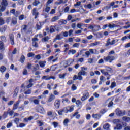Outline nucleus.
Segmentation results:
<instances>
[{
  "label": "nucleus",
  "instance_id": "nucleus-58",
  "mask_svg": "<svg viewBox=\"0 0 130 130\" xmlns=\"http://www.w3.org/2000/svg\"><path fill=\"white\" fill-rule=\"evenodd\" d=\"M60 79H64L66 77V74H62L59 75Z\"/></svg>",
  "mask_w": 130,
  "mask_h": 130
},
{
  "label": "nucleus",
  "instance_id": "nucleus-62",
  "mask_svg": "<svg viewBox=\"0 0 130 130\" xmlns=\"http://www.w3.org/2000/svg\"><path fill=\"white\" fill-rule=\"evenodd\" d=\"M14 16H15V17H19V16H20V11H16L14 13Z\"/></svg>",
  "mask_w": 130,
  "mask_h": 130
},
{
  "label": "nucleus",
  "instance_id": "nucleus-7",
  "mask_svg": "<svg viewBox=\"0 0 130 130\" xmlns=\"http://www.w3.org/2000/svg\"><path fill=\"white\" fill-rule=\"evenodd\" d=\"M36 96H33L30 98L29 101L30 102H33L36 105H39V100L36 99Z\"/></svg>",
  "mask_w": 130,
  "mask_h": 130
},
{
  "label": "nucleus",
  "instance_id": "nucleus-33",
  "mask_svg": "<svg viewBox=\"0 0 130 130\" xmlns=\"http://www.w3.org/2000/svg\"><path fill=\"white\" fill-rule=\"evenodd\" d=\"M40 4V2L38 0H35L34 2L32 3L33 6H35V7H37V6H38Z\"/></svg>",
  "mask_w": 130,
  "mask_h": 130
},
{
  "label": "nucleus",
  "instance_id": "nucleus-11",
  "mask_svg": "<svg viewBox=\"0 0 130 130\" xmlns=\"http://www.w3.org/2000/svg\"><path fill=\"white\" fill-rule=\"evenodd\" d=\"M32 15L35 16V19H37L39 13L37 12V9L36 8H34L32 10Z\"/></svg>",
  "mask_w": 130,
  "mask_h": 130
},
{
  "label": "nucleus",
  "instance_id": "nucleus-26",
  "mask_svg": "<svg viewBox=\"0 0 130 130\" xmlns=\"http://www.w3.org/2000/svg\"><path fill=\"white\" fill-rule=\"evenodd\" d=\"M122 120L126 122H129L130 121V117L124 116L122 117Z\"/></svg>",
  "mask_w": 130,
  "mask_h": 130
},
{
  "label": "nucleus",
  "instance_id": "nucleus-55",
  "mask_svg": "<svg viewBox=\"0 0 130 130\" xmlns=\"http://www.w3.org/2000/svg\"><path fill=\"white\" fill-rule=\"evenodd\" d=\"M14 101H10L8 102L7 105H8L9 106H11V105H13V104H14Z\"/></svg>",
  "mask_w": 130,
  "mask_h": 130
},
{
  "label": "nucleus",
  "instance_id": "nucleus-42",
  "mask_svg": "<svg viewBox=\"0 0 130 130\" xmlns=\"http://www.w3.org/2000/svg\"><path fill=\"white\" fill-rule=\"evenodd\" d=\"M115 87H116V83H115V82H112L110 86L111 89H113Z\"/></svg>",
  "mask_w": 130,
  "mask_h": 130
},
{
  "label": "nucleus",
  "instance_id": "nucleus-59",
  "mask_svg": "<svg viewBox=\"0 0 130 130\" xmlns=\"http://www.w3.org/2000/svg\"><path fill=\"white\" fill-rule=\"evenodd\" d=\"M88 63L91 64V63H93V62H94V59L93 58H89L88 59Z\"/></svg>",
  "mask_w": 130,
  "mask_h": 130
},
{
  "label": "nucleus",
  "instance_id": "nucleus-32",
  "mask_svg": "<svg viewBox=\"0 0 130 130\" xmlns=\"http://www.w3.org/2000/svg\"><path fill=\"white\" fill-rule=\"evenodd\" d=\"M54 32H55V26H51L50 28V32L54 33Z\"/></svg>",
  "mask_w": 130,
  "mask_h": 130
},
{
  "label": "nucleus",
  "instance_id": "nucleus-51",
  "mask_svg": "<svg viewBox=\"0 0 130 130\" xmlns=\"http://www.w3.org/2000/svg\"><path fill=\"white\" fill-rule=\"evenodd\" d=\"M52 124L54 125V127L55 128H56L57 127V126H58V123H57L56 122H53L52 123Z\"/></svg>",
  "mask_w": 130,
  "mask_h": 130
},
{
  "label": "nucleus",
  "instance_id": "nucleus-41",
  "mask_svg": "<svg viewBox=\"0 0 130 130\" xmlns=\"http://www.w3.org/2000/svg\"><path fill=\"white\" fill-rule=\"evenodd\" d=\"M12 23L13 25H17V18L15 17L12 18Z\"/></svg>",
  "mask_w": 130,
  "mask_h": 130
},
{
  "label": "nucleus",
  "instance_id": "nucleus-25",
  "mask_svg": "<svg viewBox=\"0 0 130 130\" xmlns=\"http://www.w3.org/2000/svg\"><path fill=\"white\" fill-rule=\"evenodd\" d=\"M76 53H77V51H76V50H74V49H72V50H70L69 52H68V54L70 55L71 54H76Z\"/></svg>",
  "mask_w": 130,
  "mask_h": 130
},
{
  "label": "nucleus",
  "instance_id": "nucleus-18",
  "mask_svg": "<svg viewBox=\"0 0 130 130\" xmlns=\"http://www.w3.org/2000/svg\"><path fill=\"white\" fill-rule=\"evenodd\" d=\"M1 6H3L4 7H7L8 5H9V3H8V0H2L1 2Z\"/></svg>",
  "mask_w": 130,
  "mask_h": 130
},
{
  "label": "nucleus",
  "instance_id": "nucleus-28",
  "mask_svg": "<svg viewBox=\"0 0 130 130\" xmlns=\"http://www.w3.org/2000/svg\"><path fill=\"white\" fill-rule=\"evenodd\" d=\"M53 86H54V84H53V83H52L47 84V87L48 90H52V87H53Z\"/></svg>",
  "mask_w": 130,
  "mask_h": 130
},
{
  "label": "nucleus",
  "instance_id": "nucleus-44",
  "mask_svg": "<svg viewBox=\"0 0 130 130\" xmlns=\"http://www.w3.org/2000/svg\"><path fill=\"white\" fill-rule=\"evenodd\" d=\"M6 30H7V25H4L2 28V33H5V32H6Z\"/></svg>",
  "mask_w": 130,
  "mask_h": 130
},
{
  "label": "nucleus",
  "instance_id": "nucleus-12",
  "mask_svg": "<svg viewBox=\"0 0 130 130\" xmlns=\"http://www.w3.org/2000/svg\"><path fill=\"white\" fill-rule=\"evenodd\" d=\"M93 6L91 4H88L87 5H84V8H87V9H93V8H95V2L93 4Z\"/></svg>",
  "mask_w": 130,
  "mask_h": 130
},
{
  "label": "nucleus",
  "instance_id": "nucleus-19",
  "mask_svg": "<svg viewBox=\"0 0 130 130\" xmlns=\"http://www.w3.org/2000/svg\"><path fill=\"white\" fill-rule=\"evenodd\" d=\"M114 129L115 130H119L122 129V125L120 124H117L116 126L114 127Z\"/></svg>",
  "mask_w": 130,
  "mask_h": 130
},
{
  "label": "nucleus",
  "instance_id": "nucleus-21",
  "mask_svg": "<svg viewBox=\"0 0 130 130\" xmlns=\"http://www.w3.org/2000/svg\"><path fill=\"white\" fill-rule=\"evenodd\" d=\"M92 117L95 119H99V118L101 117V115H100V114H93Z\"/></svg>",
  "mask_w": 130,
  "mask_h": 130
},
{
  "label": "nucleus",
  "instance_id": "nucleus-56",
  "mask_svg": "<svg viewBox=\"0 0 130 130\" xmlns=\"http://www.w3.org/2000/svg\"><path fill=\"white\" fill-rule=\"evenodd\" d=\"M100 80L101 82H105V78L103 76H100Z\"/></svg>",
  "mask_w": 130,
  "mask_h": 130
},
{
  "label": "nucleus",
  "instance_id": "nucleus-3",
  "mask_svg": "<svg viewBox=\"0 0 130 130\" xmlns=\"http://www.w3.org/2000/svg\"><path fill=\"white\" fill-rule=\"evenodd\" d=\"M82 76H87V72L84 70H81L78 74V80L82 81V80H83V77H82Z\"/></svg>",
  "mask_w": 130,
  "mask_h": 130
},
{
  "label": "nucleus",
  "instance_id": "nucleus-36",
  "mask_svg": "<svg viewBox=\"0 0 130 130\" xmlns=\"http://www.w3.org/2000/svg\"><path fill=\"white\" fill-rule=\"evenodd\" d=\"M36 28L37 30L41 29V22H40L36 24Z\"/></svg>",
  "mask_w": 130,
  "mask_h": 130
},
{
  "label": "nucleus",
  "instance_id": "nucleus-22",
  "mask_svg": "<svg viewBox=\"0 0 130 130\" xmlns=\"http://www.w3.org/2000/svg\"><path fill=\"white\" fill-rule=\"evenodd\" d=\"M73 117H76V118H77V119H79V118H80V117H81V115H80L79 114V112H75L73 115Z\"/></svg>",
  "mask_w": 130,
  "mask_h": 130
},
{
  "label": "nucleus",
  "instance_id": "nucleus-37",
  "mask_svg": "<svg viewBox=\"0 0 130 130\" xmlns=\"http://www.w3.org/2000/svg\"><path fill=\"white\" fill-rule=\"evenodd\" d=\"M43 80H45L46 81H49L50 80V78H49V76L48 75L47 76H43L42 78Z\"/></svg>",
  "mask_w": 130,
  "mask_h": 130
},
{
  "label": "nucleus",
  "instance_id": "nucleus-14",
  "mask_svg": "<svg viewBox=\"0 0 130 130\" xmlns=\"http://www.w3.org/2000/svg\"><path fill=\"white\" fill-rule=\"evenodd\" d=\"M60 105V101L59 100H56L54 102V106L56 108H59V106Z\"/></svg>",
  "mask_w": 130,
  "mask_h": 130
},
{
  "label": "nucleus",
  "instance_id": "nucleus-34",
  "mask_svg": "<svg viewBox=\"0 0 130 130\" xmlns=\"http://www.w3.org/2000/svg\"><path fill=\"white\" fill-rule=\"evenodd\" d=\"M46 63V61H41L39 62V64L41 68H44L45 67V64Z\"/></svg>",
  "mask_w": 130,
  "mask_h": 130
},
{
  "label": "nucleus",
  "instance_id": "nucleus-1",
  "mask_svg": "<svg viewBox=\"0 0 130 130\" xmlns=\"http://www.w3.org/2000/svg\"><path fill=\"white\" fill-rule=\"evenodd\" d=\"M99 52L96 49H90L89 51L85 52V55L86 57L88 58L90 56V54H98Z\"/></svg>",
  "mask_w": 130,
  "mask_h": 130
},
{
  "label": "nucleus",
  "instance_id": "nucleus-52",
  "mask_svg": "<svg viewBox=\"0 0 130 130\" xmlns=\"http://www.w3.org/2000/svg\"><path fill=\"white\" fill-rule=\"evenodd\" d=\"M48 40H49V37H48V36L44 37L42 41H44V42H46V41H48Z\"/></svg>",
  "mask_w": 130,
  "mask_h": 130
},
{
  "label": "nucleus",
  "instance_id": "nucleus-30",
  "mask_svg": "<svg viewBox=\"0 0 130 130\" xmlns=\"http://www.w3.org/2000/svg\"><path fill=\"white\" fill-rule=\"evenodd\" d=\"M70 122V120L69 119L66 118L64 120L63 123L65 126H68V124Z\"/></svg>",
  "mask_w": 130,
  "mask_h": 130
},
{
  "label": "nucleus",
  "instance_id": "nucleus-9",
  "mask_svg": "<svg viewBox=\"0 0 130 130\" xmlns=\"http://www.w3.org/2000/svg\"><path fill=\"white\" fill-rule=\"evenodd\" d=\"M111 39H108L107 43L105 44V46H109V45H113L116 43V41L115 40H113L111 42H110Z\"/></svg>",
  "mask_w": 130,
  "mask_h": 130
},
{
  "label": "nucleus",
  "instance_id": "nucleus-35",
  "mask_svg": "<svg viewBox=\"0 0 130 130\" xmlns=\"http://www.w3.org/2000/svg\"><path fill=\"white\" fill-rule=\"evenodd\" d=\"M103 128L104 129H106V130L109 129V124L106 123L104 124Z\"/></svg>",
  "mask_w": 130,
  "mask_h": 130
},
{
  "label": "nucleus",
  "instance_id": "nucleus-64",
  "mask_svg": "<svg viewBox=\"0 0 130 130\" xmlns=\"http://www.w3.org/2000/svg\"><path fill=\"white\" fill-rule=\"evenodd\" d=\"M76 104H77V105H82V103L81 102V101L77 100L76 101Z\"/></svg>",
  "mask_w": 130,
  "mask_h": 130
},
{
  "label": "nucleus",
  "instance_id": "nucleus-39",
  "mask_svg": "<svg viewBox=\"0 0 130 130\" xmlns=\"http://www.w3.org/2000/svg\"><path fill=\"white\" fill-rule=\"evenodd\" d=\"M6 67L5 66H2L0 68V72L1 73H4V72H6Z\"/></svg>",
  "mask_w": 130,
  "mask_h": 130
},
{
  "label": "nucleus",
  "instance_id": "nucleus-57",
  "mask_svg": "<svg viewBox=\"0 0 130 130\" xmlns=\"http://www.w3.org/2000/svg\"><path fill=\"white\" fill-rule=\"evenodd\" d=\"M35 55V54H34V53H32V52H30V53H29L28 54H27V56L28 57H32L33 56H34Z\"/></svg>",
  "mask_w": 130,
  "mask_h": 130
},
{
  "label": "nucleus",
  "instance_id": "nucleus-20",
  "mask_svg": "<svg viewBox=\"0 0 130 130\" xmlns=\"http://www.w3.org/2000/svg\"><path fill=\"white\" fill-rule=\"evenodd\" d=\"M54 99H55V96L53 94H51L48 100V102H51L52 101H53Z\"/></svg>",
  "mask_w": 130,
  "mask_h": 130
},
{
  "label": "nucleus",
  "instance_id": "nucleus-13",
  "mask_svg": "<svg viewBox=\"0 0 130 130\" xmlns=\"http://www.w3.org/2000/svg\"><path fill=\"white\" fill-rule=\"evenodd\" d=\"M20 102H21V101L18 100L16 102L15 104L13 105V110H16V109H18V107H19V104H20Z\"/></svg>",
  "mask_w": 130,
  "mask_h": 130
},
{
  "label": "nucleus",
  "instance_id": "nucleus-2",
  "mask_svg": "<svg viewBox=\"0 0 130 130\" xmlns=\"http://www.w3.org/2000/svg\"><path fill=\"white\" fill-rule=\"evenodd\" d=\"M115 59V57L112 55H108L107 56L104 57V60L106 61V62H109L111 63L113 60Z\"/></svg>",
  "mask_w": 130,
  "mask_h": 130
},
{
  "label": "nucleus",
  "instance_id": "nucleus-50",
  "mask_svg": "<svg viewBox=\"0 0 130 130\" xmlns=\"http://www.w3.org/2000/svg\"><path fill=\"white\" fill-rule=\"evenodd\" d=\"M25 18V15H21L19 17V20H20V21H22L23 20H24V19Z\"/></svg>",
  "mask_w": 130,
  "mask_h": 130
},
{
  "label": "nucleus",
  "instance_id": "nucleus-38",
  "mask_svg": "<svg viewBox=\"0 0 130 130\" xmlns=\"http://www.w3.org/2000/svg\"><path fill=\"white\" fill-rule=\"evenodd\" d=\"M58 19H59V17L58 16H55V17H53L51 21V22H55V21H57V20H58Z\"/></svg>",
  "mask_w": 130,
  "mask_h": 130
},
{
  "label": "nucleus",
  "instance_id": "nucleus-27",
  "mask_svg": "<svg viewBox=\"0 0 130 130\" xmlns=\"http://www.w3.org/2000/svg\"><path fill=\"white\" fill-rule=\"evenodd\" d=\"M82 26H85V24L82 23H79L77 25V27L78 29H80V30H83V28H82Z\"/></svg>",
  "mask_w": 130,
  "mask_h": 130
},
{
  "label": "nucleus",
  "instance_id": "nucleus-54",
  "mask_svg": "<svg viewBox=\"0 0 130 130\" xmlns=\"http://www.w3.org/2000/svg\"><path fill=\"white\" fill-rule=\"evenodd\" d=\"M112 106H113V102L111 101L108 105V107H112Z\"/></svg>",
  "mask_w": 130,
  "mask_h": 130
},
{
  "label": "nucleus",
  "instance_id": "nucleus-31",
  "mask_svg": "<svg viewBox=\"0 0 130 130\" xmlns=\"http://www.w3.org/2000/svg\"><path fill=\"white\" fill-rule=\"evenodd\" d=\"M24 121H25V122H28V121H31V120H32V119H33V116H30L28 118H24Z\"/></svg>",
  "mask_w": 130,
  "mask_h": 130
},
{
  "label": "nucleus",
  "instance_id": "nucleus-6",
  "mask_svg": "<svg viewBox=\"0 0 130 130\" xmlns=\"http://www.w3.org/2000/svg\"><path fill=\"white\" fill-rule=\"evenodd\" d=\"M63 110V112L64 113H68V112H72L74 111V107H67L62 109Z\"/></svg>",
  "mask_w": 130,
  "mask_h": 130
},
{
  "label": "nucleus",
  "instance_id": "nucleus-49",
  "mask_svg": "<svg viewBox=\"0 0 130 130\" xmlns=\"http://www.w3.org/2000/svg\"><path fill=\"white\" fill-rule=\"evenodd\" d=\"M5 24V20L2 17H0V25H4Z\"/></svg>",
  "mask_w": 130,
  "mask_h": 130
},
{
  "label": "nucleus",
  "instance_id": "nucleus-10",
  "mask_svg": "<svg viewBox=\"0 0 130 130\" xmlns=\"http://www.w3.org/2000/svg\"><path fill=\"white\" fill-rule=\"evenodd\" d=\"M9 40L10 41L11 44H12V45H14V44H15V40L14 39V34H10L9 35Z\"/></svg>",
  "mask_w": 130,
  "mask_h": 130
},
{
  "label": "nucleus",
  "instance_id": "nucleus-15",
  "mask_svg": "<svg viewBox=\"0 0 130 130\" xmlns=\"http://www.w3.org/2000/svg\"><path fill=\"white\" fill-rule=\"evenodd\" d=\"M28 28V26L27 25H23L21 26V33H24V32H26L27 31V29Z\"/></svg>",
  "mask_w": 130,
  "mask_h": 130
},
{
  "label": "nucleus",
  "instance_id": "nucleus-63",
  "mask_svg": "<svg viewBox=\"0 0 130 130\" xmlns=\"http://www.w3.org/2000/svg\"><path fill=\"white\" fill-rule=\"evenodd\" d=\"M0 38L2 41H6V37L5 36H1Z\"/></svg>",
  "mask_w": 130,
  "mask_h": 130
},
{
  "label": "nucleus",
  "instance_id": "nucleus-16",
  "mask_svg": "<svg viewBox=\"0 0 130 130\" xmlns=\"http://www.w3.org/2000/svg\"><path fill=\"white\" fill-rule=\"evenodd\" d=\"M33 82V79H30L29 80V84L26 86V88H27V89H29V88H32V87H33V83H32Z\"/></svg>",
  "mask_w": 130,
  "mask_h": 130
},
{
  "label": "nucleus",
  "instance_id": "nucleus-23",
  "mask_svg": "<svg viewBox=\"0 0 130 130\" xmlns=\"http://www.w3.org/2000/svg\"><path fill=\"white\" fill-rule=\"evenodd\" d=\"M59 2H55V5H57L58 6L59 5H61V4H66L68 1H66V2H63V0H58Z\"/></svg>",
  "mask_w": 130,
  "mask_h": 130
},
{
  "label": "nucleus",
  "instance_id": "nucleus-5",
  "mask_svg": "<svg viewBox=\"0 0 130 130\" xmlns=\"http://www.w3.org/2000/svg\"><path fill=\"white\" fill-rule=\"evenodd\" d=\"M90 97V94L89 93V92L85 91L83 94L82 96L81 97V101H85V100H87L88 98Z\"/></svg>",
  "mask_w": 130,
  "mask_h": 130
},
{
  "label": "nucleus",
  "instance_id": "nucleus-60",
  "mask_svg": "<svg viewBox=\"0 0 130 130\" xmlns=\"http://www.w3.org/2000/svg\"><path fill=\"white\" fill-rule=\"evenodd\" d=\"M71 89L72 90V91H76V90H77V86H76V85H75V84H73Z\"/></svg>",
  "mask_w": 130,
  "mask_h": 130
},
{
  "label": "nucleus",
  "instance_id": "nucleus-45",
  "mask_svg": "<svg viewBox=\"0 0 130 130\" xmlns=\"http://www.w3.org/2000/svg\"><path fill=\"white\" fill-rule=\"evenodd\" d=\"M74 32V30L73 29H70L68 31V35L69 36H74V34H73Z\"/></svg>",
  "mask_w": 130,
  "mask_h": 130
},
{
  "label": "nucleus",
  "instance_id": "nucleus-17",
  "mask_svg": "<svg viewBox=\"0 0 130 130\" xmlns=\"http://www.w3.org/2000/svg\"><path fill=\"white\" fill-rule=\"evenodd\" d=\"M0 50L1 51H4L5 50V44L4 42L0 41Z\"/></svg>",
  "mask_w": 130,
  "mask_h": 130
},
{
  "label": "nucleus",
  "instance_id": "nucleus-61",
  "mask_svg": "<svg viewBox=\"0 0 130 130\" xmlns=\"http://www.w3.org/2000/svg\"><path fill=\"white\" fill-rule=\"evenodd\" d=\"M19 121H20V119L19 118H16L14 119V122L16 124H18Z\"/></svg>",
  "mask_w": 130,
  "mask_h": 130
},
{
  "label": "nucleus",
  "instance_id": "nucleus-40",
  "mask_svg": "<svg viewBox=\"0 0 130 130\" xmlns=\"http://www.w3.org/2000/svg\"><path fill=\"white\" fill-rule=\"evenodd\" d=\"M99 44H101L100 42H95L94 43H91L90 45H91V46H97V45H99Z\"/></svg>",
  "mask_w": 130,
  "mask_h": 130
},
{
  "label": "nucleus",
  "instance_id": "nucleus-8",
  "mask_svg": "<svg viewBox=\"0 0 130 130\" xmlns=\"http://www.w3.org/2000/svg\"><path fill=\"white\" fill-rule=\"evenodd\" d=\"M101 73H102L104 76L107 77V80H109L110 79L111 76L108 74V71H105V69H102L101 70Z\"/></svg>",
  "mask_w": 130,
  "mask_h": 130
},
{
  "label": "nucleus",
  "instance_id": "nucleus-53",
  "mask_svg": "<svg viewBox=\"0 0 130 130\" xmlns=\"http://www.w3.org/2000/svg\"><path fill=\"white\" fill-rule=\"evenodd\" d=\"M32 45L34 47H38V44L36 42H32Z\"/></svg>",
  "mask_w": 130,
  "mask_h": 130
},
{
  "label": "nucleus",
  "instance_id": "nucleus-48",
  "mask_svg": "<svg viewBox=\"0 0 130 130\" xmlns=\"http://www.w3.org/2000/svg\"><path fill=\"white\" fill-rule=\"evenodd\" d=\"M7 7L6 6H3V5H2L1 8H0V11L1 12H5V10H6V8Z\"/></svg>",
  "mask_w": 130,
  "mask_h": 130
},
{
  "label": "nucleus",
  "instance_id": "nucleus-29",
  "mask_svg": "<svg viewBox=\"0 0 130 130\" xmlns=\"http://www.w3.org/2000/svg\"><path fill=\"white\" fill-rule=\"evenodd\" d=\"M94 30H93V32H97V31H99L101 30V28L100 25H94Z\"/></svg>",
  "mask_w": 130,
  "mask_h": 130
},
{
  "label": "nucleus",
  "instance_id": "nucleus-43",
  "mask_svg": "<svg viewBox=\"0 0 130 130\" xmlns=\"http://www.w3.org/2000/svg\"><path fill=\"white\" fill-rule=\"evenodd\" d=\"M120 122V120L119 119H115L113 121V123L114 124H118Z\"/></svg>",
  "mask_w": 130,
  "mask_h": 130
},
{
  "label": "nucleus",
  "instance_id": "nucleus-47",
  "mask_svg": "<svg viewBox=\"0 0 130 130\" xmlns=\"http://www.w3.org/2000/svg\"><path fill=\"white\" fill-rule=\"evenodd\" d=\"M31 89H28L24 92V94H25V95H30V94H31Z\"/></svg>",
  "mask_w": 130,
  "mask_h": 130
},
{
  "label": "nucleus",
  "instance_id": "nucleus-46",
  "mask_svg": "<svg viewBox=\"0 0 130 130\" xmlns=\"http://www.w3.org/2000/svg\"><path fill=\"white\" fill-rule=\"evenodd\" d=\"M24 61H25V56L22 55L20 58V62L23 63Z\"/></svg>",
  "mask_w": 130,
  "mask_h": 130
},
{
  "label": "nucleus",
  "instance_id": "nucleus-24",
  "mask_svg": "<svg viewBox=\"0 0 130 130\" xmlns=\"http://www.w3.org/2000/svg\"><path fill=\"white\" fill-rule=\"evenodd\" d=\"M38 110L39 112H40L41 113H43L44 112V108L41 106H38Z\"/></svg>",
  "mask_w": 130,
  "mask_h": 130
},
{
  "label": "nucleus",
  "instance_id": "nucleus-4",
  "mask_svg": "<svg viewBox=\"0 0 130 130\" xmlns=\"http://www.w3.org/2000/svg\"><path fill=\"white\" fill-rule=\"evenodd\" d=\"M125 113H126L125 110L122 111L120 109H116V114L118 116H123V115H125Z\"/></svg>",
  "mask_w": 130,
  "mask_h": 130
}]
</instances>
